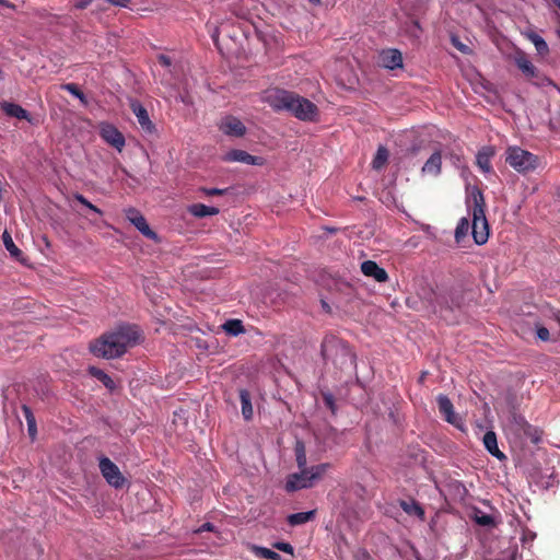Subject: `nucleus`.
I'll return each instance as SVG.
<instances>
[{"instance_id": "1", "label": "nucleus", "mask_w": 560, "mask_h": 560, "mask_svg": "<svg viewBox=\"0 0 560 560\" xmlns=\"http://www.w3.org/2000/svg\"><path fill=\"white\" fill-rule=\"evenodd\" d=\"M140 340L136 326H121L116 330L102 335L90 345L91 352L98 358L114 359L121 357L129 347Z\"/></svg>"}, {"instance_id": "2", "label": "nucleus", "mask_w": 560, "mask_h": 560, "mask_svg": "<svg viewBox=\"0 0 560 560\" xmlns=\"http://www.w3.org/2000/svg\"><path fill=\"white\" fill-rule=\"evenodd\" d=\"M269 105L277 112L288 110L300 120H315L317 106L305 97L293 92L278 90L268 96Z\"/></svg>"}, {"instance_id": "3", "label": "nucleus", "mask_w": 560, "mask_h": 560, "mask_svg": "<svg viewBox=\"0 0 560 560\" xmlns=\"http://www.w3.org/2000/svg\"><path fill=\"white\" fill-rule=\"evenodd\" d=\"M323 359L331 361L339 370L349 369L355 365V354L349 343L334 335L324 337L320 346Z\"/></svg>"}, {"instance_id": "4", "label": "nucleus", "mask_w": 560, "mask_h": 560, "mask_svg": "<svg viewBox=\"0 0 560 560\" xmlns=\"http://www.w3.org/2000/svg\"><path fill=\"white\" fill-rule=\"evenodd\" d=\"M467 206L471 210L472 222L470 224L472 237L478 245H483L489 237V225L486 218V201L480 189L474 188L467 199Z\"/></svg>"}, {"instance_id": "5", "label": "nucleus", "mask_w": 560, "mask_h": 560, "mask_svg": "<svg viewBox=\"0 0 560 560\" xmlns=\"http://www.w3.org/2000/svg\"><path fill=\"white\" fill-rule=\"evenodd\" d=\"M330 465L328 463L312 466L310 468H300V472L291 474L285 482L287 492H294L301 489L311 488L322 479Z\"/></svg>"}, {"instance_id": "6", "label": "nucleus", "mask_w": 560, "mask_h": 560, "mask_svg": "<svg viewBox=\"0 0 560 560\" xmlns=\"http://www.w3.org/2000/svg\"><path fill=\"white\" fill-rule=\"evenodd\" d=\"M505 430L520 440L528 439L535 444L539 443L541 440V431L532 425L524 416L515 410L510 412L505 423Z\"/></svg>"}, {"instance_id": "7", "label": "nucleus", "mask_w": 560, "mask_h": 560, "mask_svg": "<svg viewBox=\"0 0 560 560\" xmlns=\"http://www.w3.org/2000/svg\"><path fill=\"white\" fill-rule=\"evenodd\" d=\"M505 162L516 172L526 174L537 168L539 159L520 147H509L505 152Z\"/></svg>"}, {"instance_id": "8", "label": "nucleus", "mask_w": 560, "mask_h": 560, "mask_svg": "<svg viewBox=\"0 0 560 560\" xmlns=\"http://www.w3.org/2000/svg\"><path fill=\"white\" fill-rule=\"evenodd\" d=\"M452 294L451 288L447 287H428L422 288L419 295L425 301L432 310L438 313H442L443 311H452V305L450 304V295Z\"/></svg>"}, {"instance_id": "9", "label": "nucleus", "mask_w": 560, "mask_h": 560, "mask_svg": "<svg viewBox=\"0 0 560 560\" xmlns=\"http://www.w3.org/2000/svg\"><path fill=\"white\" fill-rule=\"evenodd\" d=\"M100 471L106 482L115 489H121L127 483V479L119 470L118 466L108 457H101L98 463Z\"/></svg>"}, {"instance_id": "10", "label": "nucleus", "mask_w": 560, "mask_h": 560, "mask_svg": "<svg viewBox=\"0 0 560 560\" xmlns=\"http://www.w3.org/2000/svg\"><path fill=\"white\" fill-rule=\"evenodd\" d=\"M511 59L515 63V66L522 71L524 77L528 80L537 79L540 80L538 83H542L544 81H549L547 78L541 77L537 68L529 60L527 54L521 49H516Z\"/></svg>"}, {"instance_id": "11", "label": "nucleus", "mask_w": 560, "mask_h": 560, "mask_svg": "<svg viewBox=\"0 0 560 560\" xmlns=\"http://www.w3.org/2000/svg\"><path fill=\"white\" fill-rule=\"evenodd\" d=\"M128 220L148 238L158 240V234L151 230L145 218L135 208H130L126 212Z\"/></svg>"}, {"instance_id": "12", "label": "nucleus", "mask_w": 560, "mask_h": 560, "mask_svg": "<svg viewBox=\"0 0 560 560\" xmlns=\"http://www.w3.org/2000/svg\"><path fill=\"white\" fill-rule=\"evenodd\" d=\"M219 129L226 136L231 137H243L246 133L245 125L234 116L224 117L220 125Z\"/></svg>"}, {"instance_id": "13", "label": "nucleus", "mask_w": 560, "mask_h": 560, "mask_svg": "<svg viewBox=\"0 0 560 560\" xmlns=\"http://www.w3.org/2000/svg\"><path fill=\"white\" fill-rule=\"evenodd\" d=\"M380 63L389 70L402 68V55L395 48L383 49L380 52Z\"/></svg>"}, {"instance_id": "14", "label": "nucleus", "mask_w": 560, "mask_h": 560, "mask_svg": "<svg viewBox=\"0 0 560 560\" xmlns=\"http://www.w3.org/2000/svg\"><path fill=\"white\" fill-rule=\"evenodd\" d=\"M225 161L240 162L248 165H262L265 160L261 156L252 155L248 152L240 149L231 150L226 153Z\"/></svg>"}, {"instance_id": "15", "label": "nucleus", "mask_w": 560, "mask_h": 560, "mask_svg": "<svg viewBox=\"0 0 560 560\" xmlns=\"http://www.w3.org/2000/svg\"><path fill=\"white\" fill-rule=\"evenodd\" d=\"M101 136L104 141L116 148L118 151H121L125 147L124 135L112 125L104 126L101 130Z\"/></svg>"}, {"instance_id": "16", "label": "nucleus", "mask_w": 560, "mask_h": 560, "mask_svg": "<svg viewBox=\"0 0 560 560\" xmlns=\"http://www.w3.org/2000/svg\"><path fill=\"white\" fill-rule=\"evenodd\" d=\"M130 108L137 117L141 129L151 133L154 130V125L151 121L145 107L140 102L132 101L130 104Z\"/></svg>"}, {"instance_id": "17", "label": "nucleus", "mask_w": 560, "mask_h": 560, "mask_svg": "<svg viewBox=\"0 0 560 560\" xmlns=\"http://www.w3.org/2000/svg\"><path fill=\"white\" fill-rule=\"evenodd\" d=\"M361 271L365 277L373 278L376 282H385L388 279L386 270L373 260H365L361 264Z\"/></svg>"}, {"instance_id": "18", "label": "nucleus", "mask_w": 560, "mask_h": 560, "mask_svg": "<svg viewBox=\"0 0 560 560\" xmlns=\"http://www.w3.org/2000/svg\"><path fill=\"white\" fill-rule=\"evenodd\" d=\"M436 401L439 411L443 416L444 420L451 424L458 427V419L455 416L454 406L451 399L445 395H439Z\"/></svg>"}, {"instance_id": "19", "label": "nucleus", "mask_w": 560, "mask_h": 560, "mask_svg": "<svg viewBox=\"0 0 560 560\" xmlns=\"http://www.w3.org/2000/svg\"><path fill=\"white\" fill-rule=\"evenodd\" d=\"M441 172H442V153H441V151H435L425 161L424 165L421 168V174L436 177L441 174Z\"/></svg>"}, {"instance_id": "20", "label": "nucleus", "mask_w": 560, "mask_h": 560, "mask_svg": "<svg viewBox=\"0 0 560 560\" xmlns=\"http://www.w3.org/2000/svg\"><path fill=\"white\" fill-rule=\"evenodd\" d=\"M0 107L5 113V115L10 117H15L18 119L31 121L30 113L19 104L2 102L0 103Z\"/></svg>"}, {"instance_id": "21", "label": "nucleus", "mask_w": 560, "mask_h": 560, "mask_svg": "<svg viewBox=\"0 0 560 560\" xmlns=\"http://www.w3.org/2000/svg\"><path fill=\"white\" fill-rule=\"evenodd\" d=\"M483 445L486 450L498 459H505L506 456L498 447L497 434L493 431H488L483 435Z\"/></svg>"}, {"instance_id": "22", "label": "nucleus", "mask_w": 560, "mask_h": 560, "mask_svg": "<svg viewBox=\"0 0 560 560\" xmlns=\"http://www.w3.org/2000/svg\"><path fill=\"white\" fill-rule=\"evenodd\" d=\"M494 151L490 147L482 148L476 156V163L483 173H490L492 171L491 158Z\"/></svg>"}, {"instance_id": "23", "label": "nucleus", "mask_w": 560, "mask_h": 560, "mask_svg": "<svg viewBox=\"0 0 560 560\" xmlns=\"http://www.w3.org/2000/svg\"><path fill=\"white\" fill-rule=\"evenodd\" d=\"M2 241L5 249L10 253L11 257L20 262L25 261L23 252L14 244L11 234L4 231L2 234Z\"/></svg>"}, {"instance_id": "24", "label": "nucleus", "mask_w": 560, "mask_h": 560, "mask_svg": "<svg viewBox=\"0 0 560 560\" xmlns=\"http://www.w3.org/2000/svg\"><path fill=\"white\" fill-rule=\"evenodd\" d=\"M238 395H240V400H241V406H242L243 418L246 421H249V420H252L253 415H254L250 393L247 389L242 388L238 390Z\"/></svg>"}, {"instance_id": "25", "label": "nucleus", "mask_w": 560, "mask_h": 560, "mask_svg": "<svg viewBox=\"0 0 560 560\" xmlns=\"http://www.w3.org/2000/svg\"><path fill=\"white\" fill-rule=\"evenodd\" d=\"M188 212L196 218H205L217 215L220 212V209L217 207H209L203 203H194L188 207Z\"/></svg>"}, {"instance_id": "26", "label": "nucleus", "mask_w": 560, "mask_h": 560, "mask_svg": "<svg viewBox=\"0 0 560 560\" xmlns=\"http://www.w3.org/2000/svg\"><path fill=\"white\" fill-rule=\"evenodd\" d=\"M399 506L402 509L405 513L408 515H415L419 517L420 520L424 518V510L422 506L413 499L410 500H400Z\"/></svg>"}, {"instance_id": "27", "label": "nucleus", "mask_w": 560, "mask_h": 560, "mask_svg": "<svg viewBox=\"0 0 560 560\" xmlns=\"http://www.w3.org/2000/svg\"><path fill=\"white\" fill-rule=\"evenodd\" d=\"M316 510L307 511V512H299L294 514H290L287 518L288 523L291 526H298L305 524L315 518Z\"/></svg>"}, {"instance_id": "28", "label": "nucleus", "mask_w": 560, "mask_h": 560, "mask_svg": "<svg viewBox=\"0 0 560 560\" xmlns=\"http://www.w3.org/2000/svg\"><path fill=\"white\" fill-rule=\"evenodd\" d=\"M527 38L534 44L537 52L540 56H546V55L549 54L548 44L546 43V40L540 35H538L535 32H530V33L527 34Z\"/></svg>"}, {"instance_id": "29", "label": "nucleus", "mask_w": 560, "mask_h": 560, "mask_svg": "<svg viewBox=\"0 0 560 560\" xmlns=\"http://www.w3.org/2000/svg\"><path fill=\"white\" fill-rule=\"evenodd\" d=\"M222 328L230 336H238L245 332V328L241 319H229L222 325Z\"/></svg>"}, {"instance_id": "30", "label": "nucleus", "mask_w": 560, "mask_h": 560, "mask_svg": "<svg viewBox=\"0 0 560 560\" xmlns=\"http://www.w3.org/2000/svg\"><path fill=\"white\" fill-rule=\"evenodd\" d=\"M89 372L92 376H94L95 378H97L100 382L103 383V385L108 388V389H114L115 388V382L113 381V378L106 374L103 370L98 369V368H95V366H91L89 369Z\"/></svg>"}, {"instance_id": "31", "label": "nucleus", "mask_w": 560, "mask_h": 560, "mask_svg": "<svg viewBox=\"0 0 560 560\" xmlns=\"http://www.w3.org/2000/svg\"><path fill=\"white\" fill-rule=\"evenodd\" d=\"M388 160V150L385 147H380L372 161V167L374 170H382Z\"/></svg>"}, {"instance_id": "32", "label": "nucleus", "mask_w": 560, "mask_h": 560, "mask_svg": "<svg viewBox=\"0 0 560 560\" xmlns=\"http://www.w3.org/2000/svg\"><path fill=\"white\" fill-rule=\"evenodd\" d=\"M295 459L299 468H307V459H306V451L304 443L301 441H298L295 444Z\"/></svg>"}, {"instance_id": "33", "label": "nucleus", "mask_w": 560, "mask_h": 560, "mask_svg": "<svg viewBox=\"0 0 560 560\" xmlns=\"http://www.w3.org/2000/svg\"><path fill=\"white\" fill-rule=\"evenodd\" d=\"M470 230V223L466 218H462L455 230V240L457 243H460L464 237L468 234Z\"/></svg>"}, {"instance_id": "34", "label": "nucleus", "mask_w": 560, "mask_h": 560, "mask_svg": "<svg viewBox=\"0 0 560 560\" xmlns=\"http://www.w3.org/2000/svg\"><path fill=\"white\" fill-rule=\"evenodd\" d=\"M254 552L257 557L264 558L267 560H280L281 559V556L278 552H276L269 548H266V547L255 546Z\"/></svg>"}, {"instance_id": "35", "label": "nucleus", "mask_w": 560, "mask_h": 560, "mask_svg": "<svg viewBox=\"0 0 560 560\" xmlns=\"http://www.w3.org/2000/svg\"><path fill=\"white\" fill-rule=\"evenodd\" d=\"M474 521L480 526H493L494 520L491 515L477 510L474 515Z\"/></svg>"}, {"instance_id": "36", "label": "nucleus", "mask_w": 560, "mask_h": 560, "mask_svg": "<svg viewBox=\"0 0 560 560\" xmlns=\"http://www.w3.org/2000/svg\"><path fill=\"white\" fill-rule=\"evenodd\" d=\"M61 89L69 92L73 96L78 97L83 104H86V98L84 93L80 90V88L75 83H66L61 85Z\"/></svg>"}, {"instance_id": "37", "label": "nucleus", "mask_w": 560, "mask_h": 560, "mask_svg": "<svg viewBox=\"0 0 560 560\" xmlns=\"http://www.w3.org/2000/svg\"><path fill=\"white\" fill-rule=\"evenodd\" d=\"M452 294L450 295V304L452 305V310L459 308L463 303V294L462 291L455 288H451Z\"/></svg>"}, {"instance_id": "38", "label": "nucleus", "mask_w": 560, "mask_h": 560, "mask_svg": "<svg viewBox=\"0 0 560 560\" xmlns=\"http://www.w3.org/2000/svg\"><path fill=\"white\" fill-rule=\"evenodd\" d=\"M230 188H207V187H200L199 191L202 192L206 196H223L228 194Z\"/></svg>"}, {"instance_id": "39", "label": "nucleus", "mask_w": 560, "mask_h": 560, "mask_svg": "<svg viewBox=\"0 0 560 560\" xmlns=\"http://www.w3.org/2000/svg\"><path fill=\"white\" fill-rule=\"evenodd\" d=\"M273 547L277 550L283 551V552L289 553V555H293V552H294V549H293L292 545L289 544V542L278 541V542L273 544Z\"/></svg>"}, {"instance_id": "40", "label": "nucleus", "mask_w": 560, "mask_h": 560, "mask_svg": "<svg viewBox=\"0 0 560 560\" xmlns=\"http://www.w3.org/2000/svg\"><path fill=\"white\" fill-rule=\"evenodd\" d=\"M103 3H108L110 5L120 7V8H129L132 0H101Z\"/></svg>"}, {"instance_id": "41", "label": "nucleus", "mask_w": 560, "mask_h": 560, "mask_svg": "<svg viewBox=\"0 0 560 560\" xmlns=\"http://www.w3.org/2000/svg\"><path fill=\"white\" fill-rule=\"evenodd\" d=\"M536 334L541 341H548L550 339L549 329L544 326H537Z\"/></svg>"}, {"instance_id": "42", "label": "nucleus", "mask_w": 560, "mask_h": 560, "mask_svg": "<svg viewBox=\"0 0 560 560\" xmlns=\"http://www.w3.org/2000/svg\"><path fill=\"white\" fill-rule=\"evenodd\" d=\"M452 44L462 52H467L468 47L464 45L457 37H452Z\"/></svg>"}, {"instance_id": "43", "label": "nucleus", "mask_w": 560, "mask_h": 560, "mask_svg": "<svg viewBox=\"0 0 560 560\" xmlns=\"http://www.w3.org/2000/svg\"><path fill=\"white\" fill-rule=\"evenodd\" d=\"M22 410H23V413H24V417H25L27 423H30L31 420L36 421L30 407L24 405L22 407Z\"/></svg>"}, {"instance_id": "44", "label": "nucleus", "mask_w": 560, "mask_h": 560, "mask_svg": "<svg viewBox=\"0 0 560 560\" xmlns=\"http://www.w3.org/2000/svg\"><path fill=\"white\" fill-rule=\"evenodd\" d=\"M158 61L161 66L166 67V68L172 65L171 58L166 55H159Z\"/></svg>"}, {"instance_id": "45", "label": "nucleus", "mask_w": 560, "mask_h": 560, "mask_svg": "<svg viewBox=\"0 0 560 560\" xmlns=\"http://www.w3.org/2000/svg\"><path fill=\"white\" fill-rule=\"evenodd\" d=\"M27 430H28V434L32 438V440H34L36 436V433H37L36 421L31 420L30 423H27Z\"/></svg>"}, {"instance_id": "46", "label": "nucleus", "mask_w": 560, "mask_h": 560, "mask_svg": "<svg viewBox=\"0 0 560 560\" xmlns=\"http://www.w3.org/2000/svg\"><path fill=\"white\" fill-rule=\"evenodd\" d=\"M74 199L80 202L81 205H83L84 207H86L88 205H90V201L81 194H75L74 195Z\"/></svg>"}, {"instance_id": "47", "label": "nucleus", "mask_w": 560, "mask_h": 560, "mask_svg": "<svg viewBox=\"0 0 560 560\" xmlns=\"http://www.w3.org/2000/svg\"><path fill=\"white\" fill-rule=\"evenodd\" d=\"M95 9L98 11H105L108 9V3H103L102 1H94Z\"/></svg>"}, {"instance_id": "48", "label": "nucleus", "mask_w": 560, "mask_h": 560, "mask_svg": "<svg viewBox=\"0 0 560 560\" xmlns=\"http://www.w3.org/2000/svg\"><path fill=\"white\" fill-rule=\"evenodd\" d=\"M86 208L90 209L91 211L95 212L98 215L103 214L102 210L91 202H90V205L86 206Z\"/></svg>"}, {"instance_id": "49", "label": "nucleus", "mask_w": 560, "mask_h": 560, "mask_svg": "<svg viewBox=\"0 0 560 560\" xmlns=\"http://www.w3.org/2000/svg\"><path fill=\"white\" fill-rule=\"evenodd\" d=\"M552 318L557 322L560 329V311H552Z\"/></svg>"}, {"instance_id": "50", "label": "nucleus", "mask_w": 560, "mask_h": 560, "mask_svg": "<svg viewBox=\"0 0 560 560\" xmlns=\"http://www.w3.org/2000/svg\"><path fill=\"white\" fill-rule=\"evenodd\" d=\"M325 401H326V404H327L330 408H332V404H334V402H332V397H331V396H326V397H325Z\"/></svg>"}, {"instance_id": "51", "label": "nucleus", "mask_w": 560, "mask_h": 560, "mask_svg": "<svg viewBox=\"0 0 560 560\" xmlns=\"http://www.w3.org/2000/svg\"><path fill=\"white\" fill-rule=\"evenodd\" d=\"M213 525L211 523H206L202 525V529L205 530H212Z\"/></svg>"}, {"instance_id": "52", "label": "nucleus", "mask_w": 560, "mask_h": 560, "mask_svg": "<svg viewBox=\"0 0 560 560\" xmlns=\"http://www.w3.org/2000/svg\"><path fill=\"white\" fill-rule=\"evenodd\" d=\"M322 305L325 311L330 312V307L325 301H322Z\"/></svg>"}, {"instance_id": "53", "label": "nucleus", "mask_w": 560, "mask_h": 560, "mask_svg": "<svg viewBox=\"0 0 560 560\" xmlns=\"http://www.w3.org/2000/svg\"><path fill=\"white\" fill-rule=\"evenodd\" d=\"M308 2L313 5H319L322 3L320 0H308Z\"/></svg>"}, {"instance_id": "54", "label": "nucleus", "mask_w": 560, "mask_h": 560, "mask_svg": "<svg viewBox=\"0 0 560 560\" xmlns=\"http://www.w3.org/2000/svg\"><path fill=\"white\" fill-rule=\"evenodd\" d=\"M552 3L560 10V0H552Z\"/></svg>"}, {"instance_id": "55", "label": "nucleus", "mask_w": 560, "mask_h": 560, "mask_svg": "<svg viewBox=\"0 0 560 560\" xmlns=\"http://www.w3.org/2000/svg\"><path fill=\"white\" fill-rule=\"evenodd\" d=\"M2 79H3V71H2V69L0 68V80H2Z\"/></svg>"}, {"instance_id": "56", "label": "nucleus", "mask_w": 560, "mask_h": 560, "mask_svg": "<svg viewBox=\"0 0 560 560\" xmlns=\"http://www.w3.org/2000/svg\"><path fill=\"white\" fill-rule=\"evenodd\" d=\"M0 3H8L7 0H0Z\"/></svg>"}, {"instance_id": "57", "label": "nucleus", "mask_w": 560, "mask_h": 560, "mask_svg": "<svg viewBox=\"0 0 560 560\" xmlns=\"http://www.w3.org/2000/svg\"><path fill=\"white\" fill-rule=\"evenodd\" d=\"M557 33H558V36L560 37V28L557 31Z\"/></svg>"}]
</instances>
